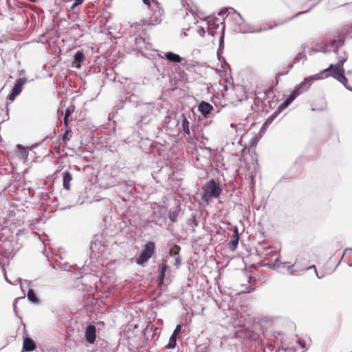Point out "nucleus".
<instances>
[{"label": "nucleus", "instance_id": "obj_1", "mask_svg": "<svg viewBox=\"0 0 352 352\" xmlns=\"http://www.w3.org/2000/svg\"><path fill=\"white\" fill-rule=\"evenodd\" d=\"M346 57L344 56L339 60L340 63L337 65L331 64L329 67L321 72H323V75H327V77L332 76L341 82L346 89H351L347 85V80L345 78L343 69V63L346 61Z\"/></svg>", "mask_w": 352, "mask_h": 352}, {"label": "nucleus", "instance_id": "obj_2", "mask_svg": "<svg viewBox=\"0 0 352 352\" xmlns=\"http://www.w3.org/2000/svg\"><path fill=\"white\" fill-rule=\"evenodd\" d=\"M327 78V75H323V72H320L317 74L309 76L307 78H305L303 81L300 84V85L294 89L287 100H286L280 107H282L283 109L287 107L288 104L294 100V98L298 96V90L300 89H304L309 86H310L315 80H320Z\"/></svg>", "mask_w": 352, "mask_h": 352}, {"label": "nucleus", "instance_id": "obj_3", "mask_svg": "<svg viewBox=\"0 0 352 352\" xmlns=\"http://www.w3.org/2000/svg\"><path fill=\"white\" fill-rule=\"evenodd\" d=\"M202 199L208 202L213 198H218L222 192V189L214 180L207 182L203 187Z\"/></svg>", "mask_w": 352, "mask_h": 352}, {"label": "nucleus", "instance_id": "obj_4", "mask_svg": "<svg viewBox=\"0 0 352 352\" xmlns=\"http://www.w3.org/2000/svg\"><path fill=\"white\" fill-rule=\"evenodd\" d=\"M143 1L149 8L153 10L151 23L152 24L160 23L163 14V10L160 8V4L155 0H143Z\"/></svg>", "mask_w": 352, "mask_h": 352}, {"label": "nucleus", "instance_id": "obj_5", "mask_svg": "<svg viewBox=\"0 0 352 352\" xmlns=\"http://www.w3.org/2000/svg\"><path fill=\"white\" fill-rule=\"evenodd\" d=\"M155 250V243L153 242L147 243L137 260V263L140 265H143L146 263L153 254Z\"/></svg>", "mask_w": 352, "mask_h": 352}, {"label": "nucleus", "instance_id": "obj_6", "mask_svg": "<svg viewBox=\"0 0 352 352\" xmlns=\"http://www.w3.org/2000/svg\"><path fill=\"white\" fill-rule=\"evenodd\" d=\"M26 82V78H21L16 80L12 93L8 96V98L11 101H14L16 97L20 94L22 91L23 86Z\"/></svg>", "mask_w": 352, "mask_h": 352}, {"label": "nucleus", "instance_id": "obj_7", "mask_svg": "<svg viewBox=\"0 0 352 352\" xmlns=\"http://www.w3.org/2000/svg\"><path fill=\"white\" fill-rule=\"evenodd\" d=\"M85 338L90 344H93L94 342L96 340V327L94 326L89 325L86 328Z\"/></svg>", "mask_w": 352, "mask_h": 352}, {"label": "nucleus", "instance_id": "obj_8", "mask_svg": "<svg viewBox=\"0 0 352 352\" xmlns=\"http://www.w3.org/2000/svg\"><path fill=\"white\" fill-rule=\"evenodd\" d=\"M213 107L208 102H202L198 107L199 111L204 116H206L211 112Z\"/></svg>", "mask_w": 352, "mask_h": 352}, {"label": "nucleus", "instance_id": "obj_9", "mask_svg": "<svg viewBox=\"0 0 352 352\" xmlns=\"http://www.w3.org/2000/svg\"><path fill=\"white\" fill-rule=\"evenodd\" d=\"M166 270H167V266L165 264L162 263L159 265L158 276H157V280H158L159 285L162 284Z\"/></svg>", "mask_w": 352, "mask_h": 352}, {"label": "nucleus", "instance_id": "obj_10", "mask_svg": "<svg viewBox=\"0 0 352 352\" xmlns=\"http://www.w3.org/2000/svg\"><path fill=\"white\" fill-rule=\"evenodd\" d=\"M23 349L27 351H33L35 349L34 341L29 338H25L23 340Z\"/></svg>", "mask_w": 352, "mask_h": 352}, {"label": "nucleus", "instance_id": "obj_11", "mask_svg": "<svg viewBox=\"0 0 352 352\" xmlns=\"http://www.w3.org/2000/svg\"><path fill=\"white\" fill-rule=\"evenodd\" d=\"M72 179V175L69 172H65L63 173V186L67 190L70 189V182Z\"/></svg>", "mask_w": 352, "mask_h": 352}, {"label": "nucleus", "instance_id": "obj_12", "mask_svg": "<svg viewBox=\"0 0 352 352\" xmlns=\"http://www.w3.org/2000/svg\"><path fill=\"white\" fill-rule=\"evenodd\" d=\"M180 248L179 246L175 245L173 249L170 251V254L173 255L174 254L175 256V265L177 267H178L181 264V259L179 258V256L178 255L179 251Z\"/></svg>", "mask_w": 352, "mask_h": 352}, {"label": "nucleus", "instance_id": "obj_13", "mask_svg": "<svg viewBox=\"0 0 352 352\" xmlns=\"http://www.w3.org/2000/svg\"><path fill=\"white\" fill-rule=\"evenodd\" d=\"M165 57L171 62L173 63H180L182 58L180 56L173 52H167L165 54Z\"/></svg>", "mask_w": 352, "mask_h": 352}, {"label": "nucleus", "instance_id": "obj_14", "mask_svg": "<svg viewBox=\"0 0 352 352\" xmlns=\"http://www.w3.org/2000/svg\"><path fill=\"white\" fill-rule=\"evenodd\" d=\"M233 240L231 241L232 250H234L239 243V234L238 229L236 227L234 228Z\"/></svg>", "mask_w": 352, "mask_h": 352}, {"label": "nucleus", "instance_id": "obj_15", "mask_svg": "<svg viewBox=\"0 0 352 352\" xmlns=\"http://www.w3.org/2000/svg\"><path fill=\"white\" fill-rule=\"evenodd\" d=\"M74 59L78 64L76 65V68H80V63L84 60V54L82 52H77L74 56Z\"/></svg>", "mask_w": 352, "mask_h": 352}, {"label": "nucleus", "instance_id": "obj_16", "mask_svg": "<svg viewBox=\"0 0 352 352\" xmlns=\"http://www.w3.org/2000/svg\"><path fill=\"white\" fill-rule=\"evenodd\" d=\"M190 123L184 115H182V129L185 133L190 134Z\"/></svg>", "mask_w": 352, "mask_h": 352}, {"label": "nucleus", "instance_id": "obj_17", "mask_svg": "<svg viewBox=\"0 0 352 352\" xmlns=\"http://www.w3.org/2000/svg\"><path fill=\"white\" fill-rule=\"evenodd\" d=\"M177 343V337L175 335H171L170 337L168 344L166 345V348L168 349H173L175 347Z\"/></svg>", "mask_w": 352, "mask_h": 352}, {"label": "nucleus", "instance_id": "obj_18", "mask_svg": "<svg viewBox=\"0 0 352 352\" xmlns=\"http://www.w3.org/2000/svg\"><path fill=\"white\" fill-rule=\"evenodd\" d=\"M262 137V134L260 133L259 134L255 135L250 141V147H254L258 144V141Z\"/></svg>", "mask_w": 352, "mask_h": 352}, {"label": "nucleus", "instance_id": "obj_19", "mask_svg": "<svg viewBox=\"0 0 352 352\" xmlns=\"http://www.w3.org/2000/svg\"><path fill=\"white\" fill-rule=\"evenodd\" d=\"M28 298L33 302H37L36 295H35L34 292H33V290H32V289H30L28 293Z\"/></svg>", "mask_w": 352, "mask_h": 352}, {"label": "nucleus", "instance_id": "obj_20", "mask_svg": "<svg viewBox=\"0 0 352 352\" xmlns=\"http://www.w3.org/2000/svg\"><path fill=\"white\" fill-rule=\"evenodd\" d=\"M17 147L19 149V153L21 155V157L22 158H25V160H27L28 155H27V152L25 150V148H22V146L21 145H18Z\"/></svg>", "mask_w": 352, "mask_h": 352}, {"label": "nucleus", "instance_id": "obj_21", "mask_svg": "<svg viewBox=\"0 0 352 352\" xmlns=\"http://www.w3.org/2000/svg\"><path fill=\"white\" fill-rule=\"evenodd\" d=\"M72 111H73V109H67L66 110V111L65 113V116H64V122H65V125L67 124V119L69 117V116L71 115Z\"/></svg>", "mask_w": 352, "mask_h": 352}, {"label": "nucleus", "instance_id": "obj_22", "mask_svg": "<svg viewBox=\"0 0 352 352\" xmlns=\"http://www.w3.org/2000/svg\"><path fill=\"white\" fill-rule=\"evenodd\" d=\"M305 60H306V56H305V54L302 52L299 53L296 58V60L298 61V62L302 61V63H304V61Z\"/></svg>", "mask_w": 352, "mask_h": 352}, {"label": "nucleus", "instance_id": "obj_23", "mask_svg": "<svg viewBox=\"0 0 352 352\" xmlns=\"http://www.w3.org/2000/svg\"><path fill=\"white\" fill-rule=\"evenodd\" d=\"M182 325L181 324H177L176 328L175 329L172 335H175V336H177V335L180 333L181 331V329H182Z\"/></svg>", "mask_w": 352, "mask_h": 352}, {"label": "nucleus", "instance_id": "obj_24", "mask_svg": "<svg viewBox=\"0 0 352 352\" xmlns=\"http://www.w3.org/2000/svg\"><path fill=\"white\" fill-rule=\"evenodd\" d=\"M84 1V0H74V4L71 6V8L72 9H74L75 7L80 5L82 3V2Z\"/></svg>", "mask_w": 352, "mask_h": 352}, {"label": "nucleus", "instance_id": "obj_25", "mask_svg": "<svg viewBox=\"0 0 352 352\" xmlns=\"http://www.w3.org/2000/svg\"><path fill=\"white\" fill-rule=\"evenodd\" d=\"M197 32H198V33L199 34V35H200L201 36H202V37H203V36H204V34H205V30H204V28H200V29H199V30H197Z\"/></svg>", "mask_w": 352, "mask_h": 352}, {"label": "nucleus", "instance_id": "obj_26", "mask_svg": "<svg viewBox=\"0 0 352 352\" xmlns=\"http://www.w3.org/2000/svg\"><path fill=\"white\" fill-rule=\"evenodd\" d=\"M347 34L349 36H352V32L349 31V30H347Z\"/></svg>", "mask_w": 352, "mask_h": 352}, {"label": "nucleus", "instance_id": "obj_27", "mask_svg": "<svg viewBox=\"0 0 352 352\" xmlns=\"http://www.w3.org/2000/svg\"><path fill=\"white\" fill-rule=\"evenodd\" d=\"M170 218L171 219V220H172L173 221H175V219H174V218H173V217H172L171 215L170 216Z\"/></svg>", "mask_w": 352, "mask_h": 352}, {"label": "nucleus", "instance_id": "obj_28", "mask_svg": "<svg viewBox=\"0 0 352 352\" xmlns=\"http://www.w3.org/2000/svg\"><path fill=\"white\" fill-rule=\"evenodd\" d=\"M139 26H140V24H138V23H135V28H136V27H139Z\"/></svg>", "mask_w": 352, "mask_h": 352}, {"label": "nucleus", "instance_id": "obj_29", "mask_svg": "<svg viewBox=\"0 0 352 352\" xmlns=\"http://www.w3.org/2000/svg\"><path fill=\"white\" fill-rule=\"evenodd\" d=\"M270 119H269L266 122H265L264 125L267 124V122L270 121Z\"/></svg>", "mask_w": 352, "mask_h": 352}, {"label": "nucleus", "instance_id": "obj_30", "mask_svg": "<svg viewBox=\"0 0 352 352\" xmlns=\"http://www.w3.org/2000/svg\"><path fill=\"white\" fill-rule=\"evenodd\" d=\"M223 64L225 66H228L227 63L226 62H223Z\"/></svg>", "mask_w": 352, "mask_h": 352}, {"label": "nucleus", "instance_id": "obj_31", "mask_svg": "<svg viewBox=\"0 0 352 352\" xmlns=\"http://www.w3.org/2000/svg\"><path fill=\"white\" fill-rule=\"evenodd\" d=\"M221 67L224 69V65L223 64H221Z\"/></svg>", "mask_w": 352, "mask_h": 352}]
</instances>
